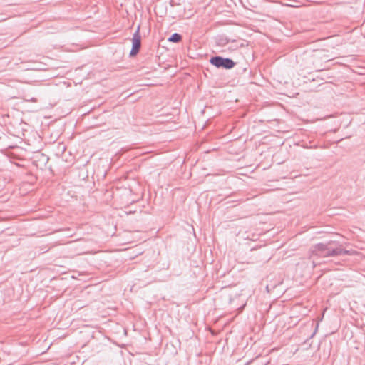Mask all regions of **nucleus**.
I'll list each match as a JSON object with an SVG mask.
<instances>
[{
  "instance_id": "f03ea898",
  "label": "nucleus",
  "mask_w": 365,
  "mask_h": 365,
  "mask_svg": "<svg viewBox=\"0 0 365 365\" xmlns=\"http://www.w3.org/2000/svg\"><path fill=\"white\" fill-rule=\"evenodd\" d=\"M210 62L217 68L230 69L234 67L235 63L230 58H223L220 56L212 57Z\"/></svg>"
},
{
  "instance_id": "20e7f679",
  "label": "nucleus",
  "mask_w": 365,
  "mask_h": 365,
  "mask_svg": "<svg viewBox=\"0 0 365 365\" xmlns=\"http://www.w3.org/2000/svg\"><path fill=\"white\" fill-rule=\"evenodd\" d=\"M181 39L182 36L180 34L175 33L168 38V41L170 42L178 43L180 41Z\"/></svg>"
},
{
  "instance_id": "f257e3e1",
  "label": "nucleus",
  "mask_w": 365,
  "mask_h": 365,
  "mask_svg": "<svg viewBox=\"0 0 365 365\" xmlns=\"http://www.w3.org/2000/svg\"><path fill=\"white\" fill-rule=\"evenodd\" d=\"M313 252H315L316 255H320L322 257L339 255H341L342 253L346 252L341 248L331 249L324 244L317 245L314 247V250Z\"/></svg>"
},
{
  "instance_id": "7ed1b4c3",
  "label": "nucleus",
  "mask_w": 365,
  "mask_h": 365,
  "mask_svg": "<svg viewBox=\"0 0 365 365\" xmlns=\"http://www.w3.org/2000/svg\"><path fill=\"white\" fill-rule=\"evenodd\" d=\"M139 29H140V28L138 26L137 31L133 34V36L132 38L133 46H132V49L130 53V56H135L138 53V51L140 48L141 37L139 34Z\"/></svg>"
}]
</instances>
